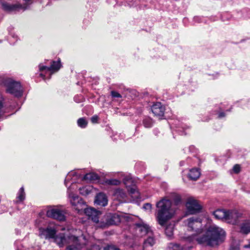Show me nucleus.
Listing matches in <instances>:
<instances>
[{"instance_id":"1","label":"nucleus","mask_w":250,"mask_h":250,"mask_svg":"<svg viewBox=\"0 0 250 250\" xmlns=\"http://www.w3.org/2000/svg\"><path fill=\"white\" fill-rule=\"evenodd\" d=\"M39 236L42 238L49 239L54 238L55 242L60 247L67 245L66 250H79L81 248L79 237L73 235L65 236L63 233H60L55 236V229L48 227L46 228L39 229Z\"/></svg>"},{"instance_id":"2","label":"nucleus","mask_w":250,"mask_h":250,"mask_svg":"<svg viewBox=\"0 0 250 250\" xmlns=\"http://www.w3.org/2000/svg\"><path fill=\"white\" fill-rule=\"evenodd\" d=\"M225 231L216 226H210L205 234L196 239L200 244L213 247L222 243L225 239Z\"/></svg>"},{"instance_id":"3","label":"nucleus","mask_w":250,"mask_h":250,"mask_svg":"<svg viewBox=\"0 0 250 250\" xmlns=\"http://www.w3.org/2000/svg\"><path fill=\"white\" fill-rule=\"evenodd\" d=\"M156 217L158 223L162 226L173 215V211L171 208V201L166 198H163L156 204Z\"/></svg>"},{"instance_id":"4","label":"nucleus","mask_w":250,"mask_h":250,"mask_svg":"<svg viewBox=\"0 0 250 250\" xmlns=\"http://www.w3.org/2000/svg\"><path fill=\"white\" fill-rule=\"evenodd\" d=\"M3 83L6 87L7 92L17 97H20L22 96L23 90L19 82H15L12 80H7Z\"/></svg>"},{"instance_id":"5","label":"nucleus","mask_w":250,"mask_h":250,"mask_svg":"<svg viewBox=\"0 0 250 250\" xmlns=\"http://www.w3.org/2000/svg\"><path fill=\"white\" fill-rule=\"evenodd\" d=\"M71 187H69L67 190V194L70 202L75 209L78 212L83 210L85 206V203L79 196L74 194L71 191Z\"/></svg>"},{"instance_id":"6","label":"nucleus","mask_w":250,"mask_h":250,"mask_svg":"<svg viewBox=\"0 0 250 250\" xmlns=\"http://www.w3.org/2000/svg\"><path fill=\"white\" fill-rule=\"evenodd\" d=\"M123 218V216L118 213H108L105 216V223L101 227L105 228L108 226L118 225Z\"/></svg>"},{"instance_id":"7","label":"nucleus","mask_w":250,"mask_h":250,"mask_svg":"<svg viewBox=\"0 0 250 250\" xmlns=\"http://www.w3.org/2000/svg\"><path fill=\"white\" fill-rule=\"evenodd\" d=\"M242 216L243 214L236 210H227L226 221L232 224H236Z\"/></svg>"},{"instance_id":"8","label":"nucleus","mask_w":250,"mask_h":250,"mask_svg":"<svg viewBox=\"0 0 250 250\" xmlns=\"http://www.w3.org/2000/svg\"><path fill=\"white\" fill-rule=\"evenodd\" d=\"M186 207L188 212L192 214L200 212L202 209L201 206L198 202L191 198L188 199L186 203Z\"/></svg>"},{"instance_id":"9","label":"nucleus","mask_w":250,"mask_h":250,"mask_svg":"<svg viewBox=\"0 0 250 250\" xmlns=\"http://www.w3.org/2000/svg\"><path fill=\"white\" fill-rule=\"evenodd\" d=\"M188 227L190 230H194L197 233L201 232L202 222L198 218L191 217L187 220Z\"/></svg>"},{"instance_id":"10","label":"nucleus","mask_w":250,"mask_h":250,"mask_svg":"<svg viewBox=\"0 0 250 250\" xmlns=\"http://www.w3.org/2000/svg\"><path fill=\"white\" fill-rule=\"evenodd\" d=\"M46 215L48 217L59 221H63L65 220V216L62 211L57 208L48 209L46 212Z\"/></svg>"},{"instance_id":"11","label":"nucleus","mask_w":250,"mask_h":250,"mask_svg":"<svg viewBox=\"0 0 250 250\" xmlns=\"http://www.w3.org/2000/svg\"><path fill=\"white\" fill-rule=\"evenodd\" d=\"M85 214L88 217L89 219H91L94 222H99V215L101 212L92 208H84Z\"/></svg>"},{"instance_id":"12","label":"nucleus","mask_w":250,"mask_h":250,"mask_svg":"<svg viewBox=\"0 0 250 250\" xmlns=\"http://www.w3.org/2000/svg\"><path fill=\"white\" fill-rule=\"evenodd\" d=\"M151 109L152 113L155 116L161 118L164 115L165 106L160 102L154 104L152 105Z\"/></svg>"},{"instance_id":"13","label":"nucleus","mask_w":250,"mask_h":250,"mask_svg":"<svg viewBox=\"0 0 250 250\" xmlns=\"http://www.w3.org/2000/svg\"><path fill=\"white\" fill-rule=\"evenodd\" d=\"M61 60L59 59L57 61H52L51 66L47 67L42 65V64H39V70L42 71L46 70L48 71H57L61 67Z\"/></svg>"},{"instance_id":"14","label":"nucleus","mask_w":250,"mask_h":250,"mask_svg":"<svg viewBox=\"0 0 250 250\" xmlns=\"http://www.w3.org/2000/svg\"><path fill=\"white\" fill-rule=\"evenodd\" d=\"M2 7L3 10L6 11H13L19 9L25 10L27 9V6H22L21 4H9L6 2L2 3Z\"/></svg>"},{"instance_id":"15","label":"nucleus","mask_w":250,"mask_h":250,"mask_svg":"<svg viewBox=\"0 0 250 250\" xmlns=\"http://www.w3.org/2000/svg\"><path fill=\"white\" fill-rule=\"evenodd\" d=\"M137 229L140 232L141 236H143L146 234H152V231L150 228L146 224L144 223H137L136 224Z\"/></svg>"},{"instance_id":"16","label":"nucleus","mask_w":250,"mask_h":250,"mask_svg":"<svg viewBox=\"0 0 250 250\" xmlns=\"http://www.w3.org/2000/svg\"><path fill=\"white\" fill-rule=\"evenodd\" d=\"M108 200L106 195L103 193H98L95 200V203L99 206L104 207L107 205Z\"/></svg>"},{"instance_id":"17","label":"nucleus","mask_w":250,"mask_h":250,"mask_svg":"<svg viewBox=\"0 0 250 250\" xmlns=\"http://www.w3.org/2000/svg\"><path fill=\"white\" fill-rule=\"evenodd\" d=\"M240 232L244 234L250 233V219L245 220L240 226Z\"/></svg>"},{"instance_id":"18","label":"nucleus","mask_w":250,"mask_h":250,"mask_svg":"<svg viewBox=\"0 0 250 250\" xmlns=\"http://www.w3.org/2000/svg\"><path fill=\"white\" fill-rule=\"evenodd\" d=\"M227 210L225 209H217L213 212L215 218L218 220H222L226 221Z\"/></svg>"},{"instance_id":"19","label":"nucleus","mask_w":250,"mask_h":250,"mask_svg":"<svg viewBox=\"0 0 250 250\" xmlns=\"http://www.w3.org/2000/svg\"><path fill=\"white\" fill-rule=\"evenodd\" d=\"M201 173L200 169L198 168H192L189 170L188 174V177L189 179L195 181L198 179L200 176Z\"/></svg>"},{"instance_id":"20","label":"nucleus","mask_w":250,"mask_h":250,"mask_svg":"<svg viewBox=\"0 0 250 250\" xmlns=\"http://www.w3.org/2000/svg\"><path fill=\"white\" fill-rule=\"evenodd\" d=\"M153 234H148V238L144 241L143 245V250H147L148 247H151L155 243L154 239L152 236Z\"/></svg>"},{"instance_id":"21","label":"nucleus","mask_w":250,"mask_h":250,"mask_svg":"<svg viewBox=\"0 0 250 250\" xmlns=\"http://www.w3.org/2000/svg\"><path fill=\"white\" fill-rule=\"evenodd\" d=\"M92 187L90 186H85L79 188L80 193L83 196L88 195L92 191Z\"/></svg>"},{"instance_id":"22","label":"nucleus","mask_w":250,"mask_h":250,"mask_svg":"<svg viewBox=\"0 0 250 250\" xmlns=\"http://www.w3.org/2000/svg\"><path fill=\"white\" fill-rule=\"evenodd\" d=\"M171 200H172L174 204L176 205H179L182 203V199L181 196L177 193H173L170 194Z\"/></svg>"},{"instance_id":"23","label":"nucleus","mask_w":250,"mask_h":250,"mask_svg":"<svg viewBox=\"0 0 250 250\" xmlns=\"http://www.w3.org/2000/svg\"><path fill=\"white\" fill-rule=\"evenodd\" d=\"M174 226L172 224H169L166 226L165 229L166 235L169 238H171L173 234Z\"/></svg>"},{"instance_id":"24","label":"nucleus","mask_w":250,"mask_h":250,"mask_svg":"<svg viewBox=\"0 0 250 250\" xmlns=\"http://www.w3.org/2000/svg\"><path fill=\"white\" fill-rule=\"evenodd\" d=\"M5 99L2 94H0V118L4 113Z\"/></svg>"},{"instance_id":"25","label":"nucleus","mask_w":250,"mask_h":250,"mask_svg":"<svg viewBox=\"0 0 250 250\" xmlns=\"http://www.w3.org/2000/svg\"><path fill=\"white\" fill-rule=\"evenodd\" d=\"M98 179V175L94 173H87L83 177L84 180H95Z\"/></svg>"},{"instance_id":"26","label":"nucleus","mask_w":250,"mask_h":250,"mask_svg":"<svg viewBox=\"0 0 250 250\" xmlns=\"http://www.w3.org/2000/svg\"><path fill=\"white\" fill-rule=\"evenodd\" d=\"M105 183L108 185L118 186L120 184L121 181L116 179H110L106 180Z\"/></svg>"},{"instance_id":"27","label":"nucleus","mask_w":250,"mask_h":250,"mask_svg":"<svg viewBox=\"0 0 250 250\" xmlns=\"http://www.w3.org/2000/svg\"><path fill=\"white\" fill-rule=\"evenodd\" d=\"M17 198L20 202H21L24 200L25 198V192L23 187H21L19 190Z\"/></svg>"},{"instance_id":"28","label":"nucleus","mask_w":250,"mask_h":250,"mask_svg":"<svg viewBox=\"0 0 250 250\" xmlns=\"http://www.w3.org/2000/svg\"><path fill=\"white\" fill-rule=\"evenodd\" d=\"M143 124L145 127L149 128L152 126L153 121L150 118L146 117L143 120Z\"/></svg>"},{"instance_id":"29","label":"nucleus","mask_w":250,"mask_h":250,"mask_svg":"<svg viewBox=\"0 0 250 250\" xmlns=\"http://www.w3.org/2000/svg\"><path fill=\"white\" fill-rule=\"evenodd\" d=\"M77 124L80 127L85 128L87 126V122L84 118H81L78 120Z\"/></svg>"},{"instance_id":"30","label":"nucleus","mask_w":250,"mask_h":250,"mask_svg":"<svg viewBox=\"0 0 250 250\" xmlns=\"http://www.w3.org/2000/svg\"><path fill=\"white\" fill-rule=\"evenodd\" d=\"M168 248L169 250H183L182 247L177 244L170 243Z\"/></svg>"},{"instance_id":"31","label":"nucleus","mask_w":250,"mask_h":250,"mask_svg":"<svg viewBox=\"0 0 250 250\" xmlns=\"http://www.w3.org/2000/svg\"><path fill=\"white\" fill-rule=\"evenodd\" d=\"M75 176H77V175H76V173L74 171H71L67 174V175L65 179V181H64V184L66 186H67V183L68 182H69L70 180V178L71 176L74 177Z\"/></svg>"},{"instance_id":"32","label":"nucleus","mask_w":250,"mask_h":250,"mask_svg":"<svg viewBox=\"0 0 250 250\" xmlns=\"http://www.w3.org/2000/svg\"><path fill=\"white\" fill-rule=\"evenodd\" d=\"M132 182V179L130 178L125 177L124 179V183L126 187H129V184Z\"/></svg>"},{"instance_id":"33","label":"nucleus","mask_w":250,"mask_h":250,"mask_svg":"<svg viewBox=\"0 0 250 250\" xmlns=\"http://www.w3.org/2000/svg\"><path fill=\"white\" fill-rule=\"evenodd\" d=\"M111 95L113 98H122L121 95L115 91H112L111 92Z\"/></svg>"},{"instance_id":"34","label":"nucleus","mask_w":250,"mask_h":250,"mask_svg":"<svg viewBox=\"0 0 250 250\" xmlns=\"http://www.w3.org/2000/svg\"><path fill=\"white\" fill-rule=\"evenodd\" d=\"M104 250H120L119 248L114 246H107L104 248Z\"/></svg>"},{"instance_id":"35","label":"nucleus","mask_w":250,"mask_h":250,"mask_svg":"<svg viewBox=\"0 0 250 250\" xmlns=\"http://www.w3.org/2000/svg\"><path fill=\"white\" fill-rule=\"evenodd\" d=\"M233 170L236 173H238V172H239V171L240 170V166L239 165H237V164L234 165L233 167Z\"/></svg>"},{"instance_id":"36","label":"nucleus","mask_w":250,"mask_h":250,"mask_svg":"<svg viewBox=\"0 0 250 250\" xmlns=\"http://www.w3.org/2000/svg\"><path fill=\"white\" fill-rule=\"evenodd\" d=\"M83 99L82 96H75L74 98V101L77 103H80L82 101Z\"/></svg>"},{"instance_id":"37","label":"nucleus","mask_w":250,"mask_h":250,"mask_svg":"<svg viewBox=\"0 0 250 250\" xmlns=\"http://www.w3.org/2000/svg\"><path fill=\"white\" fill-rule=\"evenodd\" d=\"M143 208L145 209H151V205L149 203H146L144 205Z\"/></svg>"},{"instance_id":"38","label":"nucleus","mask_w":250,"mask_h":250,"mask_svg":"<svg viewBox=\"0 0 250 250\" xmlns=\"http://www.w3.org/2000/svg\"><path fill=\"white\" fill-rule=\"evenodd\" d=\"M98 120V117L97 116H94L91 117V120L93 123H96L97 122Z\"/></svg>"},{"instance_id":"39","label":"nucleus","mask_w":250,"mask_h":250,"mask_svg":"<svg viewBox=\"0 0 250 250\" xmlns=\"http://www.w3.org/2000/svg\"><path fill=\"white\" fill-rule=\"evenodd\" d=\"M225 116V113L224 112H220L219 114L218 117L220 118H221L222 117H224Z\"/></svg>"},{"instance_id":"40","label":"nucleus","mask_w":250,"mask_h":250,"mask_svg":"<svg viewBox=\"0 0 250 250\" xmlns=\"http://www.w3.org/2000/svg\"><path fill=\"white\" fill-rule=\"evenodd\" d=\"M129 191H130V193L133 194V193H135V192L136 191V189L133 188H130Z\"/></svg>"},{"instance_id":"41","label":"nucleus","mask_w":250,"mask_h":250,"mask_svg":"<svg viewBox=\"0 0 250 250\" xmlns=\"http://www.w3.org/2000/svg\"><path fill=\"white\" fill-rule=\"evenodd\" d=\"M245 248H250V239L249 240V244L248 245H246L244 246Z\"/></svg>"},{"instance_id":"42","label":"nucleus","mask_w":250,"mask_h":250,"mask_svg":"<svg viewBox=\"0 0 250 250\" xmlns=\"http://www.w3.org/2000/svg\"><path fill=\"white\" fill-rule=\"evenodd\" d=\"M40 76L42 77L43 79H45V76L42 74V73H40Z\"/></svg>"},{"instance_id":"43","label":"nucleus","mask_w":250,"mask_h":250,"mask_svg":"<svg viewBox=\"0 0 250 250\" xmlns=\"http://www.w3.org/2000/svg\"><path fill=\"white\" fill-rule=\"evenodd\" d=\"M180 165L181 166H183L184 165V161H181L180 163Z\"/></svg>"},{"instance_id":"44","label":"nucleus","mask_w":250,"mask_h":250,"mask_svg":"<svg viewBox=\"0 0 250 250\" xmlns=\"http://www.w3.org/2000/svg\"><path fill=\"white\" fill-rule=\"evenodd\" d=\"M16 250H25V249H20V248L18 247L17 249H16Z\"/></svg>"},{"instance_id":"45","label":"nucleus","mask_w":250,"mask_h":250,"mask_svg":"<svg viewBox=\"0 0 250 250\" xmlns=\"http://www.w3.org/2000/svg\"><path fill=\"white\" fill-rule=\"evenodd\" d=\"M26 3L30 2L31 0H24Z\"/></svg>"},{"instance_id":"46","label":"nucleus","mask_w":250,"mask_h":250,"mask_svg":"<svg viewBox=\"0 0 250 250\" xmlns=\"http://www.w3.org/2000/svg\"><path fill=\"white\" fill-rule=\"evenodd\" d=\"M20 242L19 241H16V243H15V244H16V245H18V244H20Z\"/></svg>"},{"instance_id":"47","label":"nucleus","mask_w":250,"mask_h":250,"mask_svg":"<svg viewBox=\"0 0 250 250\" xmlns=\"http://www.w3.org/2000/svg\"><path fill=\"white\" fill-rule=\"evenodd\" d=\"M230 250H238L236 249H233V248H232V249H230Z\"/></svg>"},{"instance_id":"48","label":"nucleus","mask_w":250,"mask_h":250,"mask_svg":"<svg viewBox=\"0 0 250 250\" xmlns=\"http://www.w3.org/2000/svg\"><path fill=\"white\" fill-rule=\"evenodd\" d=\"M198 17H195V18H194V20H197V19H198Z\"/></svg>"},{"instance_id":"49","label":"nucleus","mask_w":250,"mask_h":250,"mask_svg":"<svg viewBox=\"0 0 250 250\" xmlns=\"http://www.w3.org/2000/svg\"><path fill=\"white\" fill-rule=\"evenodd\" d=\"M0 84H1V83L0 82Z\"/></svg>"}]
</instances>
